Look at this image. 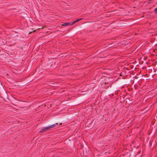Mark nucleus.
Masks as SVG:
<instances>
[{"mask_svg":"<svg viewBox=\"0 0 157 157\" xmlns=\"http://www.w3.org/2000/svg\"><path fill=\"white\" fill-rule=\"evenodd\" d=\"M82 18H81L80 19H78L75 21H73V22H68V23H64L62 25L63 26H67L69 25H73L75 23L78 21H79L81 20H82Z\"/></svg>","mask_w":157,"mask_h":157,"instance_id":"1","label":"nucleus"},{"mask_svg":"<svg viewBox=\"0 0 157 157\" xmlns=\"http://www.w3.org/2000/svg\"><path fill=\"white\" fill-rule=\"evenodd\" d=\"M49 130H50V129L49 126L44 127L40 131V132L41 133H43Z\"/></svg>","mask_w":157,"mask_h":157,"instance_id":"2","label":"nucleus"},{"mask_svg":"<svg viewBox=\"0 0 157 157\" xmlns=\"http://www.w3.org/2000/svg\"><path fill=\"white\" fill-rule=\"evenodd\" d=\"M58 125V124L56 123V124H53L52 125H51L50 126H49V127L50 128V129H51V128H53L56 126L57 125Z\"/></svg>","mask_w":157,"mask_h":157,"instance_id":"3","label":"nucleus"},{"mask_svg":"<svg viewBox=\"0 0 157 157\" xmlns=\"http://www.w3.org/2000/svg\"><path fill=\"white\" fill-rule=\"evenodd\" d=\"M155 13H157V7L155 9Z\"/></svg>","mask_w":157,"mask_h":157,"instance_id":"4","label":"nucleus"},{"mask_svg":"<svg viewBox=\"0 0 157 157\" xmlns=\"http://www.w3.org/2000/svg\"><path fill=\"white\" fill-rule=\"evenodd\" d=\"M62 124V123H60L59 124V125H61Z\"/></svg>","mask_w":157,"mask_h":157,"instance_id":"5","label":"nucleus"}]
</instances>
